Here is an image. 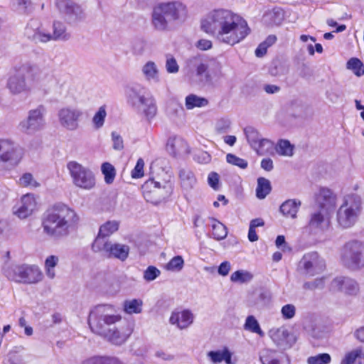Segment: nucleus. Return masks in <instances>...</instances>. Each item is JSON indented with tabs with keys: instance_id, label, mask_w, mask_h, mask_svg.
Wrapping results in <instances>:
<instances>
[{
	"instance_id": "obj_1",
	"label": "nucleus",
	"mask_w": 364,
	"mask_h": 364,
	"mask_svg": "<svg viewBox=\"0 0 364 364\" xmlns=\"http://www.w3.org/2000/svg\"><path fill=\"white\" fill-rule=\"evenodd\" d=\"M201 29L220 43L234 46L250 33L247 21L228 9H215L201 21Z\"/></svg>"
},
{
	"instance_id": "obj_2",
	"label": "nucleus",
	"mask_w": 364,
	"mask_h": 364,
	"mask_svg": "<svg viewBox=\"0 0 364 364\" xmlns=\"http://www.w3.org/2000/svg\"><path fill=\"white\" fill-rule=\"evenodd\" d=\"M122 317L115 314L112 305L102 304L94 307L88 316L90 329L106 338L111 343L120 346L126 342L132 333V328L127 322L119 326H113Z\"/></svg>"
},
{
	"instance_id": "obj_3",
	"label": "nucleus",
	"mask_w": 364,
	"mask_h": 364,
	"mask_svg": "<svg viewBox=\"0 0 364 364\" xmlns=\"http://www.w3.org/2000/svg\"><path fill=\"white\" fill-rule=\"evenodd\" d=\"M78 217L74 210L63 203L55 204L42 215L43 233L49 239L62 240L75 229Z\"/></svg>"
},
{
	"instance_id": "obj_4",
	"label": "nucleus",
	"mask_w": 364,
	"mask_h": 364,
	"mask_svg": "<svg viewBox=\"0 0 364 364\" xmlns=\"http://www.w3.org/2000/svg\"><path fill=\"white\" fill-rule=\"evenodd\" d=\"M188 18L187 6L181 1L162 2L153 8L151 24L159 31L168 30L169 23H183Z\"/></svg>"
},
{
	"instance_id": "obj_5",
	"label": "nucleus",
	"mask_w": 364,
	"mask_h": 364,
	"mask_svg": "<svg viewBox=\"0 0 364 364\" xmlns=\"http://www.w3.org/2000/svg\"><path fill=\"white\" fill-rule=\"evenodd\" d=\"M363 203L360 196L356 193L346 195L336 213V221L339 228L348 229L353 227L362 214Z\"/></svg>"
},
{
	"instance_id": "obj_6",
	"label": "nucleus",
	"mask_w": 364,
	"mask_h": 364,
	"mask_svg": "<svg viewBox=\"0 0 364 364\" xmlns=\"http://www.w3.org/2000/svg\"><path fill=\"white\" fill-rule=\"evenodd\" d=\"M4 272L8 279L16 283L36 284L43 277L37 266L26 264L8 265L4 268Z\"/></svg>"
},
{
	"instance_id": "obj_7",
	"label": "nucleus",
	"mask_w": 364,
	"mask_h": 364,
	"mask_svg": "<svg viewBox=\"0 0 364 364\" xmlns=\"http://www.w3.org/2000/svg\"><path fill=\"white\" fill-rule=\"evenodd\" d=\"M36 71L35 64L30 62H26L16 68L15 73L9 77L7 83L10 92L14 95L30 92L31 87L26 81V77L33 82Z\"/></svg>"
},
{
	"instance_id": "obj_8",
	"label": "nucleus",
	"mask_w": 364,
	"mask_h": 364,
	"mask_svg": "<svg viewBox=\"0 0 364 364\" xmlns=\"http://www.w3.org/2000/svg\"><path fill=\"white\" fill-rule=\"evenodd\" d=\"M341 259L348 268L357 270L364 267V242L353 240L341 248Z\"/></svg>"
},
{
	"instance_id": "obj_9",
	"label": "nucleus",
	"mask_w": 364,
	"mask_h": 364,
	"mask_svg": "<svg viewBox=\"0 0 364 364\" xmlns=\"http://www.w3.org/2000/svg\"><path fill=\"white\" fill-rule=\"evenodd\" d=\"M171 176L163 183L155 181L154 179L147 181L143 186V195L147 202L159 204L171 196L173 191V185L171 182Z\"/></svg>"
},
{
	"instance_id": "obj_10",
	"label": "nucleus",
	"mask_w": 364,
	"mask_h": 364,
	"mask_svg": "<svg viewBox=\"0 0 364 364\" xmlns=\"http://www.w3.org/2000/svg\"><path fill=\"white\" fill-rule=\"evenodd\" d=\"M67 168L75 186L85 190L95 187V175L90 168L73 161L68 163Z\"/></svg>"
},
{
	"instance_id": "obj_11",
	"label": "nucleus",
	"mask_w": 364,
	"mask_h": 364,
	"mask_svg": "<svg viewBox=\"0 0 364 364\" xmlns=\"http://www.w3.org/2000/svg\"><path fill=\"white\" fill-rule=\"evenodd\" d=\"M35 68L36 71L33 76V82L43 95L49 94L62 86L58 76L50 68L41 67L37 64H35Z\"/></svg>"
},
{
	"instance_id": "obj_12",
	"label": "nucleus",
	"mask_w": 364,
	"mask_h": 364,
	"mask_svg": "<svg viewBox=\"0 0 364 364\" xmlns=\"http://www.w3.org/2000/svg\"><path fill=\"white\" fill-rule=\"evenodd\" d=\"M83 115L82 109L70 105L60 108L57 114L60 125L68 131H75L80 127Z\"/></svg>"
},
{
	"instance_id": "obj_13",
	"label": "nucleus",
	"mask_w": 364,
	"mask_h": 364,
	"mask_svg": "<svg viewBox=\"0 0 364 364\" xmlns=\"http://www.w3.org/2000/svg\"><path fill=\"white\" fill-rule=\"evenodd\" d=\"M325 268L324 259L316 252L305 254L298 264L299 272L309 277L321 273Z\"/></svg>"
},
{
	"instance_id": "obj_14",
	"label": "nucleus",
	"mask_w": 364,
	"mask_h": 364,
	"mask_svg": "<svg viewBox=\"0 0 364 364\" xmlns=\"http://www.w3.org/2000/svg\"><path fill=\"white\" fill-rule=\"evenodd\" d=\"M24 154L23 148L14 141L0 139V162L17 165Z\"/></svg>"
},
{
	"instance_id": "obj_15",
	"label": "nucleus",
	"mask_w": 364,
	"mask_h": 364,
	"mask_svg": "<svg viewBox=\"0 0 364 364\" xmlns=\"http://www.w3.org/2000/svg\"><path fill=\"white\" fill-rule=\"evenodd\" d=\"M55 6L68 23H74L85 18L82 7L73 0H55Z\"/></svg>"
},
{
	"instance_id": "obj_16",
	"label": "nucleus",
	"mask_w": 364,
	"mask_h": 364,
	"mask_svg": "<svg viewBox=\"0 0 364 364\" xmlns=\"http://www.w3.org/2000/svg\"><path fill=\"white\" fill-rule=\"evenodd\" d=\"M92 249L95 252H103L107 257L118 259L122 262L128 257L130 250L127 245L113 243L111 241L104 243L97 242L92 245Z\"/></svg>"
},
{
	"instance_id": "obj_17",
	"label": "nucleus",
	"mask_w": 364,
	"mask_h": 364,
	"mask_svg": "<svg viewBox=\"0 0 364 364\" xmlns=\"http://www.w3.org/2000/svg\"><path fill=\"white\" fill-rule=\"evenodd\" d=\"M244 133L250 146L259 155L267 154L272 150L273 142L262 137L258 131L254 127H247L245 128Z\"/></svg>"
},
{
	"instance_id": "obj_18",
	"label": "nucleus",
	"mask_w": 364,
	"mask_h": 364,
	"mask_svg": "<svg viewBox=\"0 0 364 364\" xmlns=\"http://www.w3.org/2000/svg\"><path fill=\"white\" fill-rule=\"evenodd\" d=\"M46 109L43 105L30 110L27 119L23 120L19 124L21 129L26 132H33L42 129L45 124L43 118Z\"/></svg>"
},
{
	"instance_id": "obj_19",
	"label": "nucleus",
	"mask_w": 364,
	"mask_h": 364,
	"mask_svg": "<svg viewBox=\"0 0 364 364\" xmlns=\"http://www.w3.org/2000/svg\"><path fill=\"white\" fill-rule=\"evenodd\" d=\"M272 341L279 347L289 348L296 342L294 336L285 326L273 328L268 333Z\"/></svg>"
},
{
	"instance_id": "obj_20",
	"label": "nucleus",
	"mask_w": 364,
	"mask_h": 364,
	"mask_svg": "<svg viewBox=\"0 0 364 364\" xmlns=\"http://www.w3.org/2000/svg\"><path fill=\"white\" fill-rule=\"evenodd\" d=\"M194 315L189 309L173 311L169 318V322L183 330L189 327L193 322Z\"/></svg>"
},
{
	"instance_id": "obj_21",
	"label": "nucleus",
	"mask_w": 364,
	"mask_h": 364,
	"mask_svg": "<svg viewBox=\"0 0 364 364\" xmlns=\"http://www.w3.org/2000/svg\"><path fill=\"white\" fill-rule=\"evenodd\" d=\"M26 36L35 43H47L53 41L50 33H45L38 27L36 21H31L26 28Z\"/></svg>"
},
{
	"instance_id": "obj_22",
	"label": "nucleus",
	"mask_w": 364,
	"mask_h": 364,
	"mask_svg": "<svg viewBox=\"0 0 364 364\" xmlns=\"http://www.w3.org/2000/svg\"><path fill=\"white\" fill-rule=\"evenodd\" d=\"M36 207V201L33 194L28 193L22 196L19 206L14 213L21 219L31 215Z\"/></svg>"
},
{
	"instance_id": "obj_23",
	"label": "nucleus",
	"mask_w": 364,
	"mask_h": 364,
	"mask_svg": "<svg viewBox=\"0 0 364 364\" xmlns=\"http://www.w3.org/2000/svg\"><path fill=\"white\" fill-rule=\"evenodd\" d=\"M317 203L321 210L328 212L336 206V196L330 189L322 188L318 194Z\"/></svg>"
},
{
	"instance_id": "obj_24",
	"label": "nucleus",
	"mask_w": 364,
	"mask_h": 364,
	"mask_svg": "<svg viewBox=\"0 0 364 364\" xmlns=\"http://www.w3.org/2000/svg\"><path fill=\"white\" fill-rule=\"evenodd\" d=\"M119 223L117 220H109L102 225L100 228L99 232L92 244L104 243L110 242L108 237L119 229Z\"/></svg>"
},
{
	"instance_id": "obj_25",
	"label": "nucleus",
	"mask_w": 364,
	"mask_h": 364,
	"mask_svg": "<svg viewBox=\"0 0 364 364\" xmlns=\"http://www.w3.org/2000/svg\"><path fill=\"white\" fill-rule=\"evenodd\" d=\"M166 147L168 151L173 156L189 153L186 141L181 137H170L168 139Z\"/></svg>"
},
{
	"instance_id": "obj_26",
	"label": "nucleus",
	"mask_w": 364,
	"mask_h": 364,
	"mask_svg": "<svg viewBox=\"0 0 364 364\" xmlns=\"http://www.w3.org/2000/svg\"><path fill=\"white\" fill-rule=\"evenodd\" d=\"M332 285L349 295H356L359 291L358 283L349 278H336L333 281Z\"/></svg>"
},
{
	"instance_id": "obj_27",
	"label": "nucleus",
	"mask_w": 364,
	"mask_h": 364,
	"mask_svg": "<svg viewBox=\"0 0 364 364\" xmlns=\"http://www.w3.org/2000/svg\"><path fill=\"white\" fill-rule=\"evenodd\" d=\"M284 18V14L282 9L274 7L267 11L263 16L262 21L267 26H278L282 23Z\"/></svg>"
},
{
	"instance_id": "obj_28",
	"label": "nucleus",
	"mask_w": 364,
	"mask_h": 364,
	"mask_svg": "<svg viewBox=\"0 0 364 364\" xmlns=\"http://www.w3.org/2000/svg\"><path fill=\"white\" fill-rule=\"evenodd\" d=\"M328 212L323 211L322 210L316 211L311 215L309 222V226L311 230H323L328 228V221L325 215Z\"/></svg>"
},
{
	"instance_id": "obj_29",
	"label": "nucleus",
	"mask_w": 364,
	"mask_h": 364,
	"mask_svg": "<svg viewBox=\"0 0 364 364\" xmlns=\"http://www.w3.org/2000/svg\"><path fill=\"white\" fill-rule=\"evenodd\" d=\"M128 102L132 106L139 107V104L147 96L145 89L139 86H132L127 90Z\"/></svg>"
},
{
	"instance_id": "obj_30",
	"label": "nucleus",
	"mask_w": 364,
	"mask_h": 364,
	"mask_svg": "<svg viewBox=\"0 0 364 364\" xmlns=\"http://www.w3.org/2000/svg\"><path fill=\"white\" fill-rule=\"evenodd\" d=\"M181 186L185 191H190L194 188L197 180L193 171L188 168H181L179 171Z\"/></svg>"
},
{
	"instance_id": "obj_31",
	"label": "nucleus",
	"mask_w": 364,
	"mask_h": 364,
	"mask_svg": "<svg viewBox=\"0 0 364 364\" xmlns=\"http://www.w3.org/2000/svg\"><path fill=\"white\" fill-rule=\"evenodd\" d=\"M144 100L140 102L139 107H142L143 113L146 119H152L157 112L155 100L151 94H147Z\"/></svg>"
},
{
	"instance_id": "obj_32",
	"label": "nucleus",
	"mask_w": 364,
	"mask_h": 364,
	"mask_svg": "<svg viewBox=\"0 0 364 364\" xmlns=\"http://www.w3.org/2000/svg\"><path fill=\"white\" fill-rule=\"evenodd\" d=\"M208 358L214 363L225 361L227 364L232 363V353L227 347L222 350H211L207 353Z\"/></svg>"
},
{
	"instance_id": "obj_33",
	"label": "nucleus",
	"mask_w": 364,
	"mask_h": 364,
	"mask_svg": "<svg viewBox=\"0 0 364 364\" xmlns=\"http://www.w3.org/2000/svg\"><path fill=\"white\" fill-rule=\"evenodd\" d=\"M300 206V200L289 199L280 205V212L287 218H295Z\"/></svg>"
},
{
	"instance_id": "obj_34",
	"label": "nucleus",
	"mask_w": 364,
	"mask_h": 364,
	"mask_svg": "<svg viewBox=\"0 0 364 364\" xmlns=\"http://www.w3.org/2000/svg\"><path fill=\"white\" fill-rule=\"evenodd\" d=\"M141 72L146 80L153 82H159V69L154 62L148 61L145 63L141 68Z\"/></svg>"
},
{
	"instance_id": "obj_35",
	"label": "nucleus",
	"mask_w": 364,
	"mask_h": 364,
	"mask_svg": "<svg viewBox=\"0 0 364 364\" xmlns=\"http://www.w3.org/2000/svg\"><path fill=\"white\" fill-rule=\"evenodd\" d=\"M53 41H66L70 38V33L67 31L66 26L60 21H55L53 23Z\"/></svg>"
},
{
	"instance_id": "obj_36",
	"label": "nucleus",
	"mask_w": 364,
	"mask_h": 364,
	"mask_svg": "<svg viewBox=\"0 0 364 364\" xmlns=\"http://www.w3.org/2000/svg\"><path fill=\"white\" fill-rule=\"evenodd\" d=\"M212 228V237L215 240H224L228 235L227 227L214 218H210Z\"/></svg>"
},
{
	"instance_id": "obj_37",
	"label": "nucleus",
	"mask_w": 364,
	"mask_h": 364,
	"mask_svg": "<svg viewBox=\"0 0 364 364\" xmlns=\"http://www.w3.org/2000/svg\"><path fill=\"white\" fill-rule=\"evenodd\" d=\"M275 352L267 350L260 357L262 364H289V360L284 355L274 356Z\"/></svg>"
},
{
	"instance_id": "obj_38",
	"label": "nucleus",
	"mask_w": 364,
	"mask_h": 364,
	"mask_svg": "<svg viewBox=\"0 0 364 364\" xmlns=\"http://www.w3.org/2000/svg\"><path fill=\"white\" fill-rule=\"evenodd\" d=\"M364 353L360 348L354 349L347 353L342 359L341 364H362Z\"/></svg>"
},
{
	"instance_id": "obj_39",
	"label": "nucleus",
	"mask_w": 364,
	"mask_h": 364,
	"mask_svg": "<svg viewBox=\"0 0 364 364\" xmlns=\"http://www.w3.org/2000/svg\"><path fill=\"white\" fill-rule=\"evenodd\" d=\"M272 191L270 181L263 177L257 178V186L256 188V196L259 199H264Z\"/></svg>"
},
{
	"instance_id": "obj_40",
	"label": "nucleus",
	"mask_w": 364,
	"mask_h": 364,
	"mask_svg": "<svg viewBox=\"0 0 364 364\" xmlns=\"http://www.w3.org/2000/svg\"><path fill=\"white\" fill-rule=\"evenodd\" d=\"M143 301L141 299L126 300L124 302V311L128 314H139L142 311Z\"/></svg>"
},
{
	"instance_id": "obj_41",
	"label": "nucleus",
	"mask_w": 364,
	"mask_h": 364,
	"mask_svg": "<svg viewBox=\"0 0 364 364\" xmlns=\"http://www.w3.org/2000/svg\"><path fill=\"white\" fill-rule=\"evenodd\" d=\"M207 99L191 94L186 97V107L188 109H192L194 107H202L208 105Z\"/></svg>"
},
{
	"instance_id": "obj_42",
	"label": "nucleus",
	"mask_w": 364,
	"mask_h": 364,
	"mask_svg": "<svg viewBox=\"0 0 364 364\" xmlns=\"http://www.w3.org/2000/svg\"><path fill=\"white\" fill-rule=\"evenodd\" d=\"M244 329L252 333L258 334L259 336H264V333L260 328L259 322L254 316H248L246 318L244 324Z\"/></svg>"
},
{
	"instance_id": "obj_43",
	"label": "nucleus",
	"mask_w": 364,
	"mask_h": 364,
	"mask_svg": "<svg viewBox=\"0 0 364 364\" xmlns=\"http://www.w3.org/2000/svg\"><path fill=\"white\" fill-rule=\"evenodd\" d=\"M191 63L196 67V74L198 76H205L206 80L210 79L208 73V65L206 62H203L199 57H194L191 59Z\"/></svg>"
},
{
	"instance_id": "obj_44",
	"label": "nucleus",
	"mask_w": 364,
	"mask_h": 364,
	"mask_svg": "<svg viewBox=\"0 0 364 364\" xmlns=\"http://www.w3.org/2000/svg\"><path fill=\"white\" fill-rule=\"evenodd\" d=\"M82 364H124L115 357H92L85 360Z\"/></svg>"
},
{
	"instance_id": "obj_45",
	"label": "nucleus",
	"mask_w": 364,
	"mask_h": 364,
	"mask_svg": "<svg viewBox=\"0 0 364 364\" xmlns=\"http://www.w3.org/2000/svg\"><path fill=\"white\" fill-rule=\"evenodd\" d=\"M59 261L58 257L50 255L45 261L46 273L48 277L53 279L55 277V267Z\"/></svg>"
},
{
	"instance_id": "obj_46",
	"label": "nucleus",
	"mask_w": 364,
	"mask_h": 364,
	"mask_svg": "<svg viewBox=\"0 0 364 364\" xmlns=\"http://www.w3.org/2000/svg\"><path fill=\"white\" fill-rule=\"evenodd\" d=\"M101 170L105 176V181L106 183H112L116 176L114 167L110 163L105 162L102 164Z\"/></svg>"
},
{
	"instance_id": "obj_47",
	"label": "nucleus",
	"mask_w": 364,
	"mask_h": 364,
	"mask_svg": "<svg viewBox=\"0 0 364 364\" xmlns=\"http://www.w3.org/2000/svg\"><path fill=\"white\" fill-rule=\"evenodd\" d=\"M347 68L351 70L358 77L364 75V65L358 58H350L347 63Z\"/></svg>"
},
{
	"instance_id": "obj_48",
	"label": "nucleus",
	"mask_w": 364,
	"mask_h": 364,
	"mask_svg": "<svg viewBox=\"0 0 364 364\" xmlns=\"http://www.w3.org/2000/svg\"><path fill=\"white\" fill-rule=\"evenodd\" d=\"M253 278V275L244 270H237L231 274L230 280L232 282L246 283L250 282Z\"/></svg>"
},
{
	"instance_id": "obj_49",
	"label": "nucleus",
	"mask_w": 364,
	"mask_h": 364,
	"mask_svg": "<svg viewBox=\"0 0 364 364\" xmlns=\"http://www.w3.org/2000/svg\"><path fill=\"white\" fill-rule=\"evenodd\" d=\"M107 116L105 106H101L92 118L93 126L96 129L103 127Z\"/></svg>"
},
{
	"instance_id": "obj_50",
	"label": "nucleus",
	"mask_w": 364,
	"mask_h": 364,
	"mask_svg": "<svg viewBox=\"0 0 364 364\" xmlns=\"http://www.w3.org/2000/svg\"><path fill=\"white\" fill-rule=\"evenodd\" d=\"M331 357L328 353H323L310 356L307 358V364H329Z\"/></svg>"
},
{
	"instance_id": "obj_51",
	"label": "nucleus",
	"mask_w": 364,
	"mask_h": 364,
	"mask_svg": "<svg viewBox=\"0 0 364 364\" xmlns=\"http://www.w3.org/2000/svg\"><path fill=\"white\" fill-rule=\"evenodd\" d=\"M18 183L21 186L32 188L40 186V183L33 178V175L30 173H23L19 178Z\"/></svg>"
},
{
	"instance_id": "obj_52",
	"label": "nucleus",
	"mask_w": 364,
	"mask_h": 364,
	"mask_svg": "<svg viewBox=\"0 0 364 364\" xmlns=\"http://www.w3.org/2000/svg\"><path fill=\"white\" fill-rule=\"evenodd\" d=\"M184 266V260L180 255L173 257L166 265L168 271L179 272Z\"/></svg>"
},
{
	"instance_id": "obj_53",
	"label": "nucleus",
	"mask_w": 364,
	"mask_h": 364,
	"mask_svg": "<svg viewBox=\"0 0 364 364\" xmlns=\"http://www.w3.org/2000/svg\"><path fill=\"white\" fill-rule=\"evenodd\" d=\"M277 151L279 155L291 156L293 155V146L287 140H281L278 144Z\"/></svg>"
},
{
	"instance_id": "obj_54",
	"label": "nucleus",
	"mask_w": 364,
	"mask_h": 364,
	"mask_svg": "<svg viewBox=\"0 0 364 364\" xmlns=\"http://www.w3.org/2000/svg\"><path fill=\"white\" fill-rule=\"evenodd\" d=\"M227 161L234 166H238L241 168H246L247 167V161L241 159L235 154H228L226 156Z\"/></svg>"
},
{
	"instance_id": "obj_55",
	"label": "nucleus",
	"mask_w": 364,
	"mask_h": 364,
	"mask_svg": "<svg viewBox=\"0 0 364 364\" xmlns=\"http://www.w3.org/2000/svg\"><path fill=\"white\" fill-rule=\"evenodd\" d=\"M325 286V278L321 277L315 279L312 282H305L303 285L304 289L314 291L315 289H321Z\"/></svg>"
},
{
	"instance_id": "obj_56",
	"label": "nucleus",
	"mask_w": 364,
	"mask_h": 364,
	"mask_svg": "<svg viewBox=\"0 0 364 364\" xmlns=\"http://www.w3.org/2000/svg\"><path fill=\"white\" fill-rule=\"evenodd\" d=\"M160 270L154 266H149L144 272V279L146 282H151L160 275Z\"/></svg>"
},
{
	"instance_id": "obj_57",
	"label": "nucleus",
	"mask_w": 364,
	"mask_h": 364,
	"mask_svg": "<svg viewBox=\"0 0 364 364\" xmlns=\"http://www.w3.org/2000/svg\"><path fill=\"white\" fill-rule=\"evenodd\" d=\"M20 348L16 347L14 349L11 350L9 354V362L10 364H23V358L21 355H19L18 349Z\"/></svg>"
},
{
	"instance_id": "obj_58",
	"label": "nucleus",
	"mask_w": 364,
	"mask_h": 364,
	"mask_svg": "<svg viewBox=\"0 0 364 364\" xmlns=\"http://www.w3.org/2000/svg\"><path fill=\"white\" fill-rule=\"evenodd\" d=\"M282 315L285 319H291L295 316L296 308L293 304H286L281 310Z\"/></svg>"
},
{
	"instance_id": "obj_59",
	"label": "nucleus",
	"mask_w": 364,
	"mask_h": 364,
	"mask_svg": "<svg viewBox=\"0 0 364 364\" xmlns=\"http://www.w3.org/2000/svg\"><path fill=\"white\" fill-rule=\"evenodd\" d=\"M144 162L142 159H139L134 168L132 171L133 178H139L144 175Z\"/></svg>"
},
{
	"instance_id": "obj_60",
	"label": "nucleus",
	"mask_w": 364,
	"mask_h": 364,
	"mask_svg": "<svg viewBox=\"0 0 364 364\" xmlns=\"http://www.w3.org/2000/svg\"><path fill=\"white\" fill-rule=\"evenodd\" d=\"M166 68L168 73H176L179 66L173 57H168L166 61Z\"/></svg>"
},
{
	"instance_id": "obj_61",
	"label": "nucleus",
	"mask_w": 364,
	"mask_h": 364,
	"mask_svg": "<svg viewBox=\"0 0 364 364\" xmlns=\"http://www.w3.org/2000/svg\"><path fill=\"white\" fill-rule=\"evenodd\" d=\"M112 139L114 149L122 150L124 148L123 139L118 133L113 132L112 133Z\"/></svg>"
},
{
	"instance_id": "obj_62",
	"label": "nucleus",
	"mask_w": 364,
	"mask_h": 364,
	"mask_svg": "<svg viewBox=\"0 0 364 364\" xmlns=\"http://www.w3.org/2000/svg\"><path fill=\"white\" fill-rule=\"evenodd\" d=\"M219 175L215 172H211L208 175V184L214 190H218L219 188Z\"/></svg>"
},
{
	"instance_id": "obj_63",
	"label": "nucleus",
	"mask_w": 364,
	"mask_h": 364,
	"mask_svg": "<svg viewBox=\"0 0 364 364\" xmlns=\"http://www.w3.org/2000/svg\"><path fill=\"white\" fill-rule=\"evenodd\" d=\"M146 43L143 40L136 41L132 46V50L135 55H141L145 50Z\"/></svg>"
},
{
	"instance_id": "obj_64",
	"label": "nucleus",
	"mask_w": 364,
	"mask_h": 364,
	"mask_svg": "<svg viewBox=\"0 0 364 364\" xmlns=\"http://www.w3.org/2000/svg\"><path fill=\"white\" fill-rule=\"evenodd\" d=\"M230 126V122L227 119L220 120L216 125V130L218 133L223 134L226 132Z\"/></svg>"
}]
</instances>
